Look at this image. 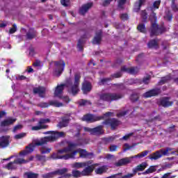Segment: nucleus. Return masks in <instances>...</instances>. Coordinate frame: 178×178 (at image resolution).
<instances>
[{
	"label": "nucleus",
	"mask_w": 178,
	"mask_h": 178,
	"mask_svg": "<svg viewBox=\"0 0 178 178\" xmlns=\"http://www.w3.org/2000/svg\"><path fill=\"white\" fill-rule=\"evenodd\" d=\"M79 84H80V74H75L74 83L72 84L68 82L65 84L58 85L54 91V96L60 98V99H63L64 102L67 104L70 99L67 96H62V94H63V90L67 88L69 92L72 94V95H76V94L80 91V89L79 88Z\"/></svg>",
	"instance_id": "f257e3e1"
},
{
	"label": "nucleus",
	"mask_w": 178,
	"mask_h": 178,
	"mask_svg": "<svg viewBox=\"0 0 178 178\" xmlns=\"http://www.w3.org/2000/svg\"><path fill=\"white\" fill-rule=\"evenodd\" d=\"M44 134H51V136L36 140L35 143H31L26 146L25 150L21 152L19 155L21 156H26V155H29V154H31V152L34 151V148H35L36 145H44L47 144V143L55 141L58 140V138H60V137H65V132L47 131L44 132Z\"/></svg>",
	"instance_id": "f03ea898"
},
{
	"label": "nucleus",
	"mask_w": 178,
	"mask_h": 178,
	"mask_svg": "<svg viewBox=\"0 0 178 178\" xmlns=\"http://www.w3.org/2000/svg\"><path fill=\"white\" fill-rule=\"evenodd\" d=\"M79 145H81V143H69L68 147L59 149L57 152L53 153L50 156V158L51 159H65V161L71 159V158H73V156H70V152H72L76 147H79Z\"/></svg>",
	"instance_id": "7ed1b4c3"
},
{
	"label": "nucleus",
	"mask_w": 178,
	"mask_h": 178,
	"mask_svg": "<svg viewBox=\"0 0 178 178\" xmlns=\"http://www.w3.org/2000/svg\"><path fill=\"white\" fill-rule=\"evenodd\" d=\"M173 149H174L172 147H166L165 149H161L150 154L149 156V159H151V161H156L157 159H159V158H162V156H168L169 152H172Z\"/></svg>",
	"instance_id": "20e7f679"
},
{
	"label": "nucleus",
	"mask_w": 178,
	"mask_h": 178,
	"mask_svg": "<svg viewBox=\"0 0 178 178\" xmlns=\"http://www.w3.org/2000/svg\"><path fill=\"white\" fill-rule=\"evenodd\" d=\"M122 97V95L118 93H103L99 95V99L100 101L112 102V101H118V99H120Z\"/></svg>",
	"instance_id": "39448f33"
},
{
	"label": "nucleus",
	"mask_w": 178,
	"mask_h": 178,
	"mask_svg": "<svg viewBox=\"0 0 178 178\" xmlns=\"http://www.w3.org/2000/svg\"><path fill=\"white\" fill-rule=\"evenodd\" d=\"M73 169H81L83 168H92V172L95 169V165L92 164V161L86 162H75L71 165Z\"/></svg>",
	"instance_id": "423d86ee"
},
{
	"label": "nucleus",
	"mask_w": 178,
	"mask_h": 178,
	"mask_svg": "<svg viewBox=\"0 0 178 178\" xmlns=\"http://www.w3.org/2000/svg\"><path fill=\"white\" fill-rule=\"evenodd\" d=\"M92 173V167H86L82 171L79 170H72V176L74 177H83V176H90Z\"/></svg>",
	"instance_id": "0eeeda50"
},
{
	"label": "nucleus",
	"mask_w": 178,
	"mask_h": 178,
	"mask_svg": "<svg viewBox=\"0 0 178 178\" xmlns=\"http://www.w3.org/2000/svg\"><path fill=\"white\" fill-rule=\"evenodd\" d=\"M65 64L63 60L56 62L54 71V76H56V77H59V76L63 72V70H65Z\"/></svg>",
	"instance_id": "6e6552de"
},
{
	"label": "nucleus",
	"mask_w": 178,
	"mask_h": 178,
	"mask_svg": "<svg viewBox=\"0 0 178 178\" xmlns=\"http://www.w3.org/2000/svg\"><path fill=\"white\" fill-rule=\"evenodd\" d=\"M77 154H79V156L80 158H86L87 156H88V152H87V151H86V149H78L74 151H72L70 152V156H72V157H70L71 159H74L76 155H77Z\"/></svg>",
	"instance_id": "1a4fd4ad"
},
{
	"label": "nucleus",
	"mask_w": 178,
	"mask_h": 178,
	"mask_svg": "<svg viewBox=\"0 0 178 178\" xmlns=\"http://www.w3.org/2000/svg\"><path fill=\"white\" fill-rule=\"evenodd\" d=\"M48 122H49V120L48 119H42L39 121L38 125L31 127V130H33V131H37L38 130H42V129H47L45 123H48Z\"/></svg>",
	"instance_id": "9d476101"
},
{
	"label": "nucleus",
	"mask_w": 178,
	"mask_h": 178,
	"mask_svg": "<svg viewBox=\"0 0 178 178\" xmlns=\"http://www.w3.org/2000/svg\"><path fill=\"white\" fill-rule=\"evenodd\" d=\"M102 118L103 117H98V116L92 115L91 114H88V115H84L82 118V120H83V122H88L90 123H92L94 122L101 120V119H102Z\"/></svg>",
	"instance_id": "9b49d317"
},
{
	"label": "nucleus",
	"mask_w": 178,
	"mask_h": 178,
	"mask_svg": "<svg viewBox=\"0 0 178 178\" xmlns=\"http://www.w3.org/2000/svg\"><path fill=\"white\" fill-rule=\"evenodd\" d=\"M49 105H52V106H56V108H60V106H63V104L58 102L56 100H51L48 103H41L40 104V106L41 108H48V106H49Z\"/></svg>",
	"instance_id": "f8f14e48"
},
{
	"label": "nucleus",
	"mask_w": 178,
	"mask_h": 178,
	"mask_svg": "<svg viewBox=\"0 0 178 178\" xmlns=\"http://www.w3.org/2000/svg\"><path fill=\"white\" fill-rule=\"evenodd\" d=\"M10 144V136H3L1 138V148H6Z\"/></svg>",
	"instance_id": "ddd939ff"
},
{
	"label": "nucleus",
	"mask_w": 178,
	"mask_h": 178,
	"mask_svg": "<svg viewBox=\"0 0 178 178\" xmlns=\"http://www.w3.org/2000/svg\"><path fill=\"white\" fill-rule=\"evenodd\" d=\"M104 124H110L111 129H115L120 124V122L115 118L107 120L103 122Z\"/></svg>",
	"instance_id": "4468645a"
},
{
	"label": "nucleus",
	"mask_w": 178,
	"mask_h": 178,
	"mask_svg": "<svg viewBox=\"0 0 178 178\" xmlns=\"http://www.w3.org/2000/svg\"><path fill=\"white\" fill-rule=\"evenodd\" d=\"M69 170L67 168H62L54 171V175H60V176H63V177L67 178L70 177L72 175L68 174Z\"/></svg>",
	"instance_id": "2eb2a0df"
},
{
	"label": "nucleus",
	"mask_w": 178,
	"mask_h": 178,
	"mask_svg": "<svg viewBox=\"0 0 178 178\" xmlns=\"http://www.w3.org/2000/svg\"><path fill=\"white\" fill-rule=\"evenodd\" d=\"M15 122H16V118H13L11 117L6 118L3 122H1V130L2 127L10 126V124H13Z\"/></svg>",
	"instance_id": "dca6fc26"
},
{
	"label": "nucleus",
	"mask_w": 178,
	"mask_h": 178,
	"mask_svg": "<svg viewBox=\"0 0 178 178\" xmlns=\"http://www.w3.org/2000/svg\"><path fill=\"white\" fill-rule=\"evenodd\" d=\"M92 7V3H87L86 4L82 6V7L79 10L80 15H86L88 10L91 9Z\"/></svg>",
	"instance_id": "f3484780"
},
{
	"label": "nucleus",
	"mask_w": 178,
	"mask_h": 178,
	"mask_svg": "<svg viewBox=\"0 0 178 178\" xmlns=\"http://www.w3.org/2000/svg\"><path fill=\"white\" fill-rule=\"evenodd\" d=\"M159 92L160 91L159 89H153L143 94V97L145 98H150V97H155V95H158Z\"/></svg>",
	"instance_id": "a211bd4d"
},
{
	"label": "nucleus",
	"mask_w": 178,
	"mask_h": 178,
	"mask_svg": "<svg viewBox=\"0 0 178 178\" xmlns=\"http://www.w3.org/2000/svg\"><path fill=\"white\" fill-rule=\"evenodd\" d=\"M33 92L35 94H38L39 96L43 98L44 95H45V88H43V87L35 88L33 89Z\"/></svg>",
	"instance_id": "6ab92c4d"
},
{
	"label": "nucleus",
	"mask_w": 178,
	"mask_h": 178,
	"mask_svg": "<svg viewBox=\"0 0 178 178\" xmlns=\"http://www.w3.org/2000/svg\"><path fill=\"white\" fill-rule=\"evenodd\" d=\"M17 161V159L15 160L14 162L9 163L6 165V168L8 170H13L14 169H16V168H17V165H22V163L16 162Z\"/></svg>",
	"instance_id": "aec40b11"
},
{
	"label": "nucleus",
	"mask_w": 178,
	"mask_h": 178,
	"mask_svg": "<svg viewBox=\"0 0 178 178\" xmlns=\"http://www.w3.org/2000/svg\"><path fill=\"white\" fill-rule=\"evenodd\" d=\"M91 83L90 82L85 81L82 86V90L84 94H87V92H90L91 91Z\"/></svg>",
	"instance_id": "412c9836"
},
{
	"label": "nucleus",
	"mask_w": 178,
	"mask_h": 178,
	"mask_svg": "<svg viewBox=\"0 0 178 178\" xmlns=\"http://www.w3.org/2000/svg\"><path fill=\"white\" fill-rule=\"evenodd\" d=\"M122 72H127V73H130V74H136L138 70H137V67H132V68H127L125 66L122 67L121 68Z\"/></svg>",
	"instance_id": "4be33fe9"
},
{
	"label": "nucleus",
	"mask_w": 178,
	"mask_h": 178,
	"mask_svg": "<svg viewBox=\"0 0 178 178\" xmlns=\"http://www.w3.org/2000/svg\"><path fill=\"white\" fill-rule=\"evenodd\" d=\"M130 162H131L130 158L122 159L115 163V166H123V165H127V163H130Z\"/></svg>",
	"instance_id": "5701e85b"
},
{
	"label": "nucleus",
	"mask_w": 178,
	"mask_h": 178,
	"mask_svg": "<svg viewBox=\"0 0 178 178\" xmlns=\"http://www.w3.org/2000/svg\"><path fill=\"white\" fill-rule=\"evenodd\" d=\"M148 166V164L147 163L143 162L141 164L136 166V168L134 169V172H143L144 169H145Z\"/></svg>",
	"instance_id": "b1692460"
},
{
	"label": "nucleus",
	"mask_w": 178,
	"mask_h": 178,
	"mask_svg": "<svg viewBox=\"0 0 178 178\" xmlns=\"http://www.w3.org/2000/svg\"><path fill=\"white\" fill-rule=\"evenodd\" d=\"M102 31L100 30L97 33L93 39V44H99L101 42Z\"/></svg>",
	"instance_id": "393cba45"
},
{
	"label": "nucleus",
	"mask_w": 178,
	"mask_h": 178,
	"mask_svg": "<svg viewBox=\"0 0 178 178\" xmlns=\"http://www.w3.org/2000/svg\"><path fill=\"white\" fill-rule=\"evenodd\" d=\"M31 161H34V157L33 156H31L28 159H20L17 158L16 162L17 163H29V162H31Z\"/></svg>",
	"instance_id": "a878e982"
},
{
	"label": "nucleus",
	"mask_w": 178,
	"mask_h": 178,
	"mask_svg": "<svg viewBox=\"0 0 178 178\" xmlns=\"http://www.w3.org/2000/svg\"><path fill=\"white\" fill-rule=\"evenodd\" d=\"M92 134H95V135L104 134V129H102V126L100 125L97 127L93 128Z\"/></svg>",
	"instance_id": "bb28decb"
},
{
	"label": "nucleus",
	"mask_w": 178,
	"mask_h": 178,
	"mask_svg": "<svg viewBox=\"0 0 178 178\" xmlns=\"http://www.w3.org/2000/svg\"><path fill=\"white\" fill-rule=\"evenodd\" d=\"M106 170H108V168L106 167V165H104V166L97 168L95 170V172L96 175H102V173H105V172H106Z\"/></svg>",
	"instance_id": "cd10ccee"
},
{
	"label": "nucleus",
	"mask_w": 178,
	"mask_h": 178,
	"mask_svg": "<svg viewBox=\"0 0 178 178\" xmlns=\"http://www.w3.org/2000/svg\"><path fill=\"white\" fill-rule=\"evenodd\" d=\"M172 104L173 103L169 101V98H164L161 100V105L164 108H168V106H171Z\"/></svg>",
	"instance_id": "c85d7f7f"
},
{
	"label": "nucleus",
	"mask_w": 178,
	"mask_h": 178,
	"mask_svg": "<svg viewBox=\"0 0 178 178\" xmlns=\"http://www.w3.org/2000/svg\"><path fill=\"white\" fill-rule=\"evenodd\" d=\"M35 31L34 29H30L29 31L26 34V38L28 40H33L35 37Z\"/></svg>",
	"instance_id": "c756f323"
},
{
	"label": "nucleus",
	"mask_w": 178,
	"mask_h": 178,
	"mask_svg": "<svg viewBox=\"0 0 178 178\" xmlns=\"http://www.w3.org/2000/svg\"><path fill=\"white\" fill-rule=\"evenodd\" d=\"M144 3V0H139V2H136L135 3V7H134V12H138L140 10V8H141V6Z\"/></svg>",
	"instance_id": "7c9ffc66"
},
{
	"label": "nucleus",
	"mask_w": 178,
	"mask_h": 178,
	"mask_svg": "<svg viewBox=\"0 0 178 178\" xmlns=\"http://www.w3.org/2000/svg\"><path fill=\"white\" fill-rule=\"evenodd\" d=\"M52 149L51 147H48L47 146L42 147L40 149L41 154H49Z\"/></svg>",
	"instance_id": "2f4dec72"
},
{
	"label": "nucleus",
	"mask_w": 178,
	"mask_h": 178,
	"mask_svg": "<svg viewBox=\"0 0 178 178\" xmlns=\"http://www.w3.org/2000/svg\"><path fill=\"white\" fill-rule=\"evenodd\" d=\"M69 124V118H63L62 122L58 124L60 127H66Z\"/></svg>",
	"instance_id": "473e14b6"
},
{
	"label": "nucleus",
	"mask_w": 178,
	"mask_h": 178,
	"mask_svg": "<svg viewBox=\"0 0 178 178\" xmlns=\"http://www.w3.org/2000/svg\"><path fill=\"white\" fill-rule=\"evenodd\" d=\"M24 176V177H26V178H38V174H35L33 172H26Z\"/></svg>",
	"instance_id": "72a5a7b5"
},
{
	"label": "nucleus",
	"mask_w": 178,
	"mask_h": 178,
	"mask_svg": "<svg viewBox=\"0 0 178 178\" xmlns=\"http://www.w3.org/2000/svg\"><path fill=\"white\" fill-rule=\"evenodd\" d=\"M156 171V168L155 166H150L149 169H147L145 172L144 175H148L149 173H154V172Z\"/></svg>",
	"instance_id": "f704fd0d"
},
{
	"label": "nucleus",
	"mask_w": 178,
	"mask_h": 178,
	"mask_svg": "<svg viewBox=\"0 0 178 178\" xmlns=\"http://www.w3.org/2000/svg\"><path fill=\"white\" fill-rule=\"evenodd\" d=\"M152 30L151 35H154V34L155 35H156V34L155 33V31H158V25H156V24L155 23H152Z\"/></svg>",
	"instance_id": "c9c22d12"
},
{
	"label": "nucleus",
	"mask_w": 178,
	"mask_h": 178,
	"mask_svg": "<svg viewBox=\"0 0 178 178\" xmlns=\"http://www.w3.org/2000/svg\"><path fill=\"white\" fill-rule=\"evenodd\" d=\"M79 104L81 106H84V105H91V102L88 100L81 99L79 102Z\"/></svg>",
	"instance_id": "e433bc0d"
},
{
	"label": "nucleus",
	"mask_w": 178,
	"mask_h": 178,
	"mask_svg": "<svg viewBox=\"0 0 178 178\" xmlns=\"http://www.w3.org/2000/svg\"><path fill=\"white\" fill-rule=\"evenodd\" d=\"M156 45H158L156 40H152L148 43L149 48H156Z\"/></svg>",
	"instance_id": "4c0bfd02"
},
{
	"label": "nucleus",
	"mask_w": 178,
	"mask_h": 178,
	"mask_svg": "<svg viewBox=\"0 0 178 178\" xmlns=\"http://www.w3.org/2000/svg\"><path fill=\"white\" fill-rule=\"evenodd\" d=\"M172 78L170 77V75L163 77L161 79V80L160 81V83L161 84H165V83H168V81H169Z\"/></svg>",
	"instance_id": "58836bf2"
},
{
	"label": "nucleus",
	"mask_w": 178,
	"mask_h": 178,
	"mask_svg": "<svg viewBox=\"0 0 178 178\" xmlns=\"http://www.w3.org/2000/svg\"><path fill=\"white\" fill-rule=\"evenodd\" d=\"M159 5H161V1L158 0L154 1L152 10H155V9H159Z\"/></svg>",
	"instance_id": "ea45409f"
},
{
	"label": "nucleus",
	"mask_w": 178,
	"mask_h": 178,
	"mask_svg": "<svg viewBox=\"0 0 178 178\" xmlns=\"http://www.w3.org/2000/svg\"><path fill=\"white\" fill-rule=\"evenodd\" d=\"M55 176V172H49L47 174H44L42 175V178H52Z\"/></svg>",
	"instance_id": "a19ab883"
},
{
	"label": "nucleus",
	"mask_w": 178,
	"mask_h": 178,
	"mask_svg": "<svg viewBox=\"0 0 178 178\" xmlns=\"http://www.w3.org/2000/svg\"><path fill=\"white\" fill-rule=\"evenodd\" d=\"M138 30L140 33H145V25H144V24H140L138 26Z\"/></svg>",
	"instance_id": "79ce46f5"
},
{
	"label": "nucleus",
	"mask_w": 178,
	"mask_h": 178,
	"mask_svg": "<svg viewBox=\"0 0 178 178\" xmlns=\"http://www.w3.org/2000/svg\"><path fill=\"white\" fill-rule=\"evenodd\" d=\"M26 133H21L15 135V138L16 140H19L20 138H24V137H26Z\"/></svg>",
	"instance_id": "37998d69"
},
{
	"label": "nucleus",
	"mask_w": 178,
	"mask_h": 178,
	"mask_svg": "<svg viewBox=\"0 0 178 178\" xmlns=\"http://www.w3.org/2000/svg\"><path fill=\"white\" fill-rule=\"evenodd\" d=\"M118 3V8L120 9H123V5L126 3V0H117Z\"/></svg>",
	"instance_id": "c03bdc74"
},
{
	"label": "nucleus",
	"mask_w": 178,
	"mask_h": 178,
	"mask_svg": "<svg viewBox=\"0 0 178 178\" xmlns=\"http://www.w3.org/2000/svg\"><path fill=\"white\" fill-rule=\"evenodd\" d=\"M35 158L37 161H40V162H45V156L38 154L36 155Z\"/></svg>",
	"instance_id": "a18cd8bd"
},
{
	"label": "nucleus",
	"mask_w": 178,
	"mask_h": 178,
	"mask_svg": "<svg viewBox=\"0 0 178 178\" xmlns=\"http://www.w3.org/2000/svg\"><path fill=\"white\" fill-rule=\"evenodd\" d=\"M141 17L143 19V22H147V11L146 10H143L141 12Z\"/></svg>",
	"instance_id": "49530a36"
},
{
	"label": "nucleus",
	"mask_w": 178,
	"mask_h": 178,
	"mask_svg": "<svg viewBox=\"0 0 178 178\" xmlns=\"http://www.w3.org/2000/svg\"><path fill=\"white\" fill-rule=\"evenodd\" d=\"M148 152H149L148 150H145V152L138 154V156L139 159L144 158V156H147L148 155Z\"/></svg>",
	"instance_id": "de8ad7c7"
},
{
	"label": "nucleus",
	"mask_w": 178,
	"mask_h": 178,
	"mask_svg": "<svg viewBox=\"0 0 178 178\" xmlns=\"http://www.w3.org/2000/svg\"><path fill=\"white\" fill-rule=\"evenodd\" d=\"M60 3L63 6H69L70 5V0H61Z\"/></svg>",
	"instance_id": "09e8293b"
},
{
	"label": "nucleus",
	"mask_w": 178,
	"mask_h": 178,
	"mask_svg": "<svg viewBox=\"0 0 178 178\" xmlns=\"http://www.w3.org/2000/svg\"><path fill=\"white\" fill-rule=\"evenodd\" d=\"M17 30V26H16V24H14L13 25V27L10 29L9 33L10 34H13L14 33H16Z\"/></svg>",
	"instance_id": "8fccbe9b"
},
{
	"label": "nucleus",
	"mask_w": 178,
	"mask_h": 178,
	"mask_svg": "<svg viewBox=\"0 0 178 178\" xmlns=\"http://www.w3.org/2000/svg\"><path fill=\"white\" fill-rule=\"evenodd\" d=\"M150 21L152 22H156V15L154 13H152L149 17Z\"/></svg>",
	"instance_id": "3c124183"
},
{
	"label": "nucleus",
	"mask_w": 178,
	"mask_h": 178,
	"mask_svg": "<svg viewBox=\"0 0 178 178\" xmlns=\"http://www.w3.org/2000/svg\"><path fill=\"white\" fill-rule=\"evenodd\" d=\"M33 67H41V61L40 60H36L33 64Z\"/></svg>",
	"instance_id": "603ef678"
},
{
	"label": "nucleus",
	"mask_w": 178,
	"mask_h": 178,
	"mask_svg": "<svg viewBox=\"0 0 178 178\" xmlns=\"http://www.w3.org/2000/svg\"><path fill=\"white\" fill-rule=\"evenodd\" d=\"M129 113V111H121L117 114L118 118H122L123 116H125V115H127Z\"/></svg>",
	"instance_id": "864d4df0"
},
{
	"label": "nucleus",
	"mask_w": 178,
	"mask_h": 178,
	"mask_svg": "<svg viewBox=\"0 0 178 178\" xmlns=\"http://www.w3.org/2000/svg\"><path fill=\"white\" fill-rule=\"evenodd\" d=\"M131 148H133V146H130L127 143L124 144L123 147L124 152H126L128 149H131Z\"/></svg>",
	"instance_id": "5fc2aeb1"
},
{
	"label": "nucleus",
	"mask_w": 178,
	"mask_h": 178,
	"mask_svg": "<svg viewBox=\"0 0 178 178\" xmlns=\"http://www.w3.org/2000/svg\"><path fill=\"white\" fill-rule=\"evenodd\" d=\"M117 149H118V145H113L110 146L111 152H115V151H117Z\"/></svg>",
	"instance_id": "6e6d98bb"
},
{
	"label": "nucleus",
	"mask_w": 178,
	"mask_h": 178,
	"mask_svg": "<svg viewBox=\"0 0 178 178\" xmlns=\"http://www.w3.org/2000/svg\"><path fill=\"white\" fill-rule=\"evenodd\" d=\"M138 99V96L137 95H133L131 96V101L133 102L137 101Z\"/></svg>",
	"instance_id": "4d7b16f0"
},
{
	"label": "nucleus",
	"mask_w": 178,
	"mask_h": 178,
	"mask_svg": "<svg viewBox=\"0 0 178 178\" xmlns=\"http://www.w3.org/2000/svg\"><path fill=\"white\" fill-rule=\"evenodd\" d=\"M131 136H133V134L131 133V134H128L127 135H125L124 136L122 137V140H129V138H130V137H131Z\"/></svg>",
	"instance_id": "13d9d810"
},
{
	"label": "nucleus",
	"mask_w": 178,
	"mask_h": 178,
	"mask_svg": "<svg viewBox=\"0 0 178 178\" xmlns=\"http://www.w3.org/2000/svg\"><path fill=\"white\" fill-rule=\"evenodd\" d=\"M22 127H22L21 124H18V125L15 126V127H14V129H13L14 133H15V131H17V130H20V129H22Z\"/></svg>",
	"instance_id": "bf43d9fd"
},
{
	"label": "nucleus",
	"mask_w": 178,
	"mask_h": 178,
	"mask_svg": "<svg viewBox=\"0 0 178 178\" xmlns=\"http://www.w3.org/2000/svg\"><path fill=\"white\" fill-rule=\"evenodd\" d=\"M134 177V173H129V174H127L124 176H122V178H131Z\"/></svg>",
	"instance_id": "052dcab7"
},
{
	"label": "nucleus",
	"mask_w": 178,
	"mask_h": 178,
	"mask_svg": "<svg viewBox=\"0 0 178 178\" xmlns=\"http://www.w3.org/2000/svg\"><path fill=\"white\" fill-rule=\"evenodd\" d=\"M3 48H6L7 49H10V48H11L10 44L8 42L3 43Z\"/></svg>",
	"instance_id": "680f3d73"
},
{
	"label": "nucleus",
	"mask_w": 178,
	"mask_h": 178,
	"mask_svg": "<svg viewBox=\"0 0 178 178\" xmlns=\"http://www.w3.org/2000/svg\"><path fill=\"white\" fill-rule=\"evenodd\" d=\"M151 79V77L150 76H147V77H146V78H145L144 79H143V83H145V84H148V83H149V80Z\"/></svg>",
	"instance_id": "e2e57ef3"
},
{
	"label": "nucleus",
	"mask_w": 178,
	"mask_h": 178,
	"mask_svg": "<svg viewBox=\"0 0 178 178\" xmlns=\"http://www.w3.org/2000/svg\"><path fill=\"white\" fill-rule=\"evenodd\" d=\"M121 19L122 20H127V19H129V16L127 15V14H122L121 15Z\"/></svg>",
	"instance_id": "0e129e2a"
},
{
	"label": "nucleus",
	"mask_w": 178,
	"mask_h": 178,
	"mask_svg": "<svg viewBox=\"0 0 178 178\" xmlns=\"http://www.w3.org/2000/svg\"><path fill=\"white\" fill-rule=\"evenodd\" d=\"M83 130L85 131H88L89 133H90V134H92V129H91V128L84 127Z\"/></svg>",
	"instance_id": "69168bd1"
},
{
	"label": "nucleus",
	"mask_w": 178,
	"mask_h": 178,
	"mask_svg": "<svg viewBox=\"0 0 178 178\" xmlns=\"http://www.w3.org/2000/svg\"><path fill=\"white\" fill-rule=\"evenodd\" d=\"M121 76H122V72H118L114 74V77H115L116 79Z\"/></svg>",
	"instance_id": "338daca9"
},
{
	"label": "nucleus",
	"mask_w": 178,
	"mask_h": 178,
	"mask_svg": "<svg viewBox=\"0 0 178 178\" xmlns=\"http://www.w3.org/2000/svg\"><path fill=\"white\" fill-rule=\"evenodd\" d=\"M29 55L31 56H34V49H29Z\"/></svg>",
	"instance_id": "774afa93"
}]
</instances>
